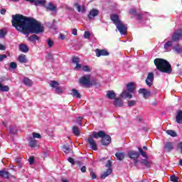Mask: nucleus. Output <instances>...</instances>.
<instances>
[{"instance_id":"f257e3e1","label":"nucleus","mask_w":182,"mask_h":182,"mask_svg":"<svg viewBox=\"0 0 182 182\" xmlns=\"http://www.w3.org/2000/svg\"><path fill=\"white\" fill-rule=\"evenodd\" d=\"M12 26L16 31L22 32L24 35L28 33H41L43 32V27L36 20L21 14L12 16Z\"/></svg>"},{"instance_id":"f03ea898","label":"nucleus","mask_w":182,"mask_h":182,"mask_svg":"<svg viewBox=\"0 0 182 182\" xmlns=\"http://www.w3.org/2000/svg\"><path fill=\"white\" fill-rule=\"evenodd\" d=\"M154 65L156 66V69L162 73L170 74L173 72L171 65L167 60L161 58H156L154 60Z\"/></svg>"},{"instance_id":"7ed1b4c3","label":"nucleus","mask_w":182,"mask_h":182,"mask_svg":"<svg viewBox=\"0 0 182 182\" xmlns=\"http://www.w3.org/2000/svg\"><path fill=\"white\" fill-rule=\"evenodd\" d=\"M92 137H94V139H98V137H100L102 139V144L103 146H109V144H110V141H112L110 136L106 134L103 131L92 132Z\"/></svg>"},{"instance_id":"20e7f679","label":"nucleus","mask_w":182,"mask_h":182,"mask_svg":"<svg viewBox=\"0 0 182 182\" xmlns=\"http://www.w3.org/2000/svg\"><path fill=\"white\" fill-rule=\"evenodd\" d=\"M79 84L84 87H90L92 81L90 80V75H85L79 80Z\"/></svg>"},{"instance_id":"39448f33","label":"nucleus","mask_w":182,"mask_h":182,"mask_svg":"<svg viewBox=\"0 0 182 182\" xmlns=\"http://www.w3.org/2000/svg\"><path fill=\"white\" fill-rule=\"evenodd\" d=\"M116 27L121 35H126V32H127V26H126L122 21L119 24H117Z\"/></svg>"},{"instance_id":"423d86ee","label":"nucleus","mask_w":182,"mask_h":182,"mask_svg":"<svg viewBox=\"0 0 182 182\" xmlns=\"http://www.w3.org/2000/svg\"><path fill=\"white\" fill-rule=\"evenodd\" d=\"M72 62L73 63H74V65H75V70H82V65L79 63V62H80V59L77 57H73L72 59Z\"/></svg>"},{"instance_id":"0eeeda50","label":"nucleus","mask_w":182,"mask_h":182,"mask_svg":"<svg viewBox=\"0 0 182 182\" xmlns=\"http://www.w3.org/2000/svg\"><path fill=\"white\" fill-rule=\"evenodd\" d=\"M153 80H154V74L153 73H149L146 79L147 86H151V85H153Z\"/></svg>"},{"instance_id":"6e6552de","label":"nucleus","mask_w":182,"mask_h":182,"mask_svg":"<svg viewBox=\"0 0 182 182\" xmlns=\"http://www.w3.org/2000/svg\"><path fill=\"white\" fill-rule=\"evenodd\" d=\"M87 143L90 144L92 150H95V151L97 150V144H96V141H95L93 138L92 137L88 138Z\"/></svg>"},{"instance_id":"1a4fd4ad","label":"nucleus","mask_w":182,"mask_h":182,"mask_svg":"<svg viewBox=\"0 0 182 182\" xmlns=\"http://www.w3.org/2000/svg\"><path fill=\"white\" fill-rule=\"evenodd\" d=\"M132 92H130V91L127 90H124L121 94H120V97H122L124 99H132L133 96L132 95Z\"/></svg>"},{"instance_id":"9d476101","label":"nucleus","mask_w":182,"mask_h":182,"mask_svg":"<svg viewBox=\"0 0 182 182\" xmlns=\"http://www.w3.org/2000/svg\"><path fill=\"white\" fill-rule=\"evenodd\" d=\"M96 56L97 58H100V56H107L109 55V52H107L106 50H100L96 49L95 50Z\"/></svg>"},{"instance_id":"9b49d317","label":"nucleus","mask_w":182,"mask_h":182,"mask_svg":"<svg viewBox=\"0 0 182 182\" xmlns=\"http://www.w3.org/2000/svg\"><path fill=\"white\" fill-rule=\"evenodd\" d=\"M27 2H31V4H33L34 2V5H36V6H38V5H41V6H45V4H46V0H38L36 1L35 0H26Z\"/></svg>"},{"instance_id":"f8f14e48","label":"nucleus","mask_w":182,"mask_h":182,"mask_svg":"<svg viewBox=\"0 0 182 182\" xmlns=\"http://www.w3.org/2000/svg\"><path fill=\"white\" fill-rule=\"evenodd\" d=\"M128 156L129 157V159H132V160H136L137 159H139V152L135 151H129L128 152Z\"/></svg>"},{"instance_id":"ddd939ff","label":"nucleus","mask_w":182,"mask_h":182,"mask_svg":"<svg viewBox=\"0 0 182 182\" xmlns=\"http://www.w3.org/2000/svg\"><path fill=\"white\" fill-rule=\"evenodd\" d=\"M181 36H182L181 31H176L172 36V41H173V42H177V41H178V39H180Z\"/></svg>"},{"instance_id":"4468645a","label":"nucleus","mask_w":182,"mask_h":182,"mask_svg":"<svg viewBox=\"0 0 182 182\" xmlns=\"http://www.w3.org/2000/svg\"><path fill=\"white\" fill-rule=\"evenodd\" d=\"M110 18L115 26L119 24L122 22V21H120V18H119V16H117V14H112L110 16Z\"/></svg>"},{"instance_id":"2eb2a0df","label":"nucleus","mask_w":182,"mask_h":182,"mask_svg":"<svg viewBox=\"0 0 182 182\" xmlns=\"http://www.w3.org/2000/svg\"><path fill=\"white\" fill-rule=\"evenodd\" d=\"M97 15H99V10L94 9L90 11L88 18L89 19H94V18L97 16Z\"/></svg>"},{"instance_id":"dca6fc26","label":"nucleus","mask_w":182,"mask_h":182,"mask_svg":"<svg viewBox=\"0 0 182 182\" xmlns=\"http://www.w3.org/2000/svg\"><path fill=\"white\" fill-rule=\"evenodd\" d=\"M139 92V93L143 95L144 99L150 97V91L147 90V89L141 88Z\"/></svg>"},{"instance_id":"f3484780","label":"nucleus","mask_w":182,"mask_h":182,"mask_svg":"<svg viewBox=\"0 0 182 182\" xmlns=\"http://www.w3.org/2000/svg\"><path fill=\"white\" fill-rule=\"evenodd\" d=\"M174 149V146H173V142H166L164 146V151H171Z\"/></svg>"},{"instance_id":"a211bd4d","label":"nucleus","mask_w":182,"mask_h":182,"mask_svg":"<svg viewBox=\"0 0 182 182\" xmlns=\"http://www.w3.org/2000/svg\"><path fill=\"white\" fill-rule=\"evenodd\" d=\"M75 6L77 9V12H82V14H85L86 12V9L85 8V5H79V4L75 3Z\"/></svg>"},{"instance_id":"6ab92c4d","label":"nucleus","mask_w":182,"mask_h":182,"mask_svg":"<svg viewBox=\"0 0 182 182\" xmlns=\"http://www.w3.org/2000/svg\"><path fill=\"white\" fill-rule=\"evenodd\" d=\"M114 105L116 107H122L123 106V100L121 98H115L114 101Z\"/></svg>"},{"instance_id":"aec40b11","label":"nucleus","mask_w":182,"mask_h":182,"mask_svg":"<svg viewBox=\"0 0 182 182\" xmlns=\"http://www.w3.org/2000/svg\"><path fill=\"white\" fill-rule=\"evenodd\" d=\"M135 88L134 82H129L127 85V90L130 92V93H134Z\"/></svg>"},{"instance_id":"412c9836","label":"nucleus","mask_w":182,"mask_h":182,"mask_svg":"<svg viewBox=\"0 0 182 182\" xmlns=\"http://www.w3.org/2000/svg\"><path fill=\"white\" fill-rule=\"evenodd\" d=\"M0 177H4V178H11V177H14V176L11 175V173L6 171H0Z\"/></svg>"},{"instance_id":"4be33fe9","label":"nucleus","mask_w":182,"mask_h":182,"mask_svg":"<svg viewBox=\"0 0 182 182\" xmlns=\"http://www.w3.org/2000/svg\"><path fill=\"white\" fill-rule=\"evenodd\" d=\"M71 95L73 97H76L77 99H80V97H82L80 92H79V91L76 89H73L71 90Z\"/></svg>"},{"instance_id":"5701e85b","label":"nucleus","mask_w":182,"mask_h":182,"mask_svg":"<svg viewBox=\"0 0 182 182\" xmlns=\"http://www.w3.org/2000/svg\"><path fill=\"white\" fill-rule=\"evenodd\" d=\"M107 97L113 100V99H116V93L113 90H109L107 92Z\"/></svg>"},{"instance_id":"b1692460","label":"nucleus","mask_w":182,"mask_h":182,"mask_svg":"<svg viewBox=\"0 0 182 182\" xmlns=\"http://www.w3.org/2000/svg\"><path fill=\"white\" fill-rule=\"evenodd\" d=\"M28 144L30 147H36V144H38V141H36V139H35L34 138L30 137Z\"/></svg>"},{"instance_id":"393cba45","label":"nucleus","mask_w":182,"mask_h":182,"mask_svg":"<svg viewBox=\"0 0 182 182\" xmlns=\"http://www.w3.org/2000/svg\"><path fill=\"white\" fill-rule=\"evenodd\" d=\"M176 122L179 124H182V111L178 110L176 114Z\"/></svg>"},{"instance_id":"a878e982","label":"nucleus","mask_w":182,"mask_h":182,"mask_svg":"<svg viewBox=\"0 0 182 182\" xmlns=\"http://www.w3.org/2000/svg\"><path fill=\"white\" fill-rule=\"evenodd\" d=\"M23 82L26 86H28V87H31L32 86V85H33V82H32V80L28 77L23 78Z\"/></svg>"},{"instance_id":"bb28decb","label":"nucleus","mask_w":182,"mask_h":182,"mask_svg":"<svg viewBox=\"0 0 182 182\" xmlns=\"http://www.w3.org/2000/svg\"><path fill=\"white\" fill-rule=\"evenodd\" d=\"M19 50H21V52H23L24 53H26L27 52H28L29 48L26 44H21L19 46Z\"/></svg>"},{"instance_id":"cd10ccee","label":"nucleus","mask_w":182,"mask_h":182,"mask_svg":"<svg viewBox=\"0 0 182 182\" xmlns=\"http://www.w3.org/2000/svg\"><path fill=\"white\" fill-rule=\"evenodd\" d=\"M18 62H20V63H26V62H28V60L26 59V56L25 55H21L18 58Z\"/></svg>"},{"instance_id":"c85d7f7f","label":"nucleus","mask_w":182,"mask_h":182,"mask_svg":"<svg viewBox=\"0 0 182 182\" xmlns=\"http://www.w3.org/2000/svg\"><path fill=\"white\" fill-rule=\"evenodd\" d=\"M110 174H112V169L109 168L105 172H104L101 175V178H105L106 177H107V176H110Z\"/></svg>"},{"instance_id":"c756f323","label":"nucleus","mask_w":182,"mask_h":182,"mask_svg":"<svg viewBox=\"0 0 182 182\" xmlns=\"http://www.w3.org/2000/svg\"><path fill=\"white\" fill-rule=\"evenodd\" d=\"M173 50L175 52H177V53H182V48L180 46V45L176 44L173 47Z\"/></svg>"},{"instance_id":"7c9ffc66","label":"nucleus","mask_w":182,"mask_h":182,"mask_svg":"<svg viewBox=\"0 0 182 182\" xmlns=\"http://www.w3.org/2000/svg\"><path fill=\"white\" fill-rule=\"evenodd\" d=\"M171 46H173V41H168L164 45V49H166V50L169 51L170 48H171Z\"/></svg>"},{"instance_id":"2f4dec72","label":"nucleus","mask_w":182,"mask_h":182,"mask_svg":"<svg viewBox=\"0 0 182 182\" xmlns=\"http://www.w3.org/2000/svg\"><path fill=\"white\" fill-rule=\"evenodd\" d=\"M117 160L122 161L124 159V153L123 152H118L115 154Z\"/></svg>"},{"instance_id":"473e14b6","label":"nucleus","mask_w":182,"mask_h":182,"mask_svg":"<svg viewBox=\"0 0 182 182\" xmlns=\"http://www.w3.org/2000/svg\"><path fill=\"white\" fill-rule=\"evenodd\" d=\"M50 86L51 87H53L54 89H56L57 87H59V82H58L55 80H52L50 82Z\"/></svg>"},{"instance_id":"72a5a7b5","label":"nucleus","mask_w":182,"mask_h":182,"mask_svg":"<svg viewBox=\"0 0 182 182\" xmlns=\"http://www.w3.org/2000/svg\"><path fill=\"white\" fill-rule=\"evenodd\" d=\"M166 133L168 134V136H171V137H177V133L173 130H166Z\"/></svg>"},{"instance_id":"f704fd0d","label":"nucleus","mask_w":182,"mask_h":182,"mask_svg":"<svg viewBox=\"0 0 182 182\" xmlns=\"http://www.w3.org/2000/svg\"><path fill=\"white\" fill-rule=\"evenodd\" d=\"M73 133L75 134V136H79L80 134V131L79 130V128H77V127H73Z\"/></svg>"},{"instance_id":"c9c22d12","label":"nucleus","mask_w":182,"mask_h":182,"mask_svg":"<svg viewBox=\"0 0 182 182\" xmlns=\"http://www.w3.org/2000/svg\"><path fill=\"white\" fill-rule=\"evenodd\" d=\"M0 90L1 92H9V87L8 85L2 86V84L0 83Z\"/></svg>"},{"instance_id":"e433bc0d","label":"nucleus","mask_w":182,"mask_h":182,"mask_svg":"<svg viewBox=\"0 0 182 182\" xmlns=\"http://www.w3.org/2000/svg\"><path fill=\"white\" fill-rule=\"evenodd\" d=\"M28 41L31 42H35V41H39V37L36 35H33L28 38Z\"/></svg>"},{"instance_id":"4c0bfd02","label":"nucleus","mask_w":182,"mask_h":182,"mask_svg":"<svg viewBox=\"0 0 182 182\" xmlns=\"http://www.w3.org/2000/svg\"><path fill=\"white\" fill-rule=\"evenodd\" d=\"M47 10L48 11H56V6L53 4H52L51 3H50L48 4V6H47Z\"/></svg>"},{"instance_id":"58836bf2","label":"nucleus","mask_w":182,"mask_h":182,"mask_svg":"<svg viewBox=\"0 0 182 182\" xmlns=\"http://www.w3.org/2000/svg\"><path fill=\"white\" fill-rule=\"evenodd\" d=\"M81 69L83 72H92V68L88 65H84Z\"/></svg>"},{"instance_id":"ea45409f","label":"nucleus","mask_w":182,"mask_h":182,"mask_svg":"<svg viewBox=\"0 0 182 182\" xmlns=\"http://www.w3.org/2000/svg\"><path fill=\"white\" fill-rule=\"evenodd\" d=\"M33 136H31V139H41L42 136L40 135L39 133L33 132L32 134Z\"/></svg>"},{"instance_id":"a19ab883","label":"nucleus","mask_w":182,"mask_h":182,"mask_svg":"<svg viewBox=\"0 0 182 182\" xmlns=\"http://www.w3.org/2000/svg\"><path fill=\"white\" fill-rule=\"evenodd\" d=\"M55 93H57V95H62V93H63V90L60 87H57L55 88Z\"/></svg>"},{"instance_id":"79ce46f5","label":"nucleus","mask_w":182,"mask_h":182,"mask_svg":"<svg viewBox=\"0 0 182 182\" xmlns=\"http://www.w3.org/2000/svg\"><path fill=\"white\" fill-rule=\"evenodd\" d=\"M139 151L140 153V154L142 155V156H144V159H147V154H146V152L143 151V149L141 148H139Z\"/></svg>"},{"instance_id":"37998d69","label":"nucleus","mask_w":182,"mask_h":182,"mask_svg":"<svg viewBox=\"0 0 182 182\" xmlns=\"http://www.w3.org/2000/svg\"><path fill=\"white\" fill-rule=\"evenodd\" d=\"M47 43H48V48H52V46H53V45H54L53 41H52V40L50 39V38H48V39L47 40Z\"/></svg>"},{"instance_id":"c03bdc74","label":"nucleus","mask_w":182,"mask_h":182,"mask_svg":"<svg viewBox=\"0 0 182 182\" xmlns=\"http://www.w3.org/2000/svg\"><path fill=\"white\" fill-rule=\"evenodd\" d=\"M9 66H10L11 69H16V68H18V65H16V63H15V62L10 63Z\"/></svg>"},{"instance_id":"a18cd8bd","label":"nucleus","mask_w":182,"mask_h":182,"mask_svg":"<svg viewBox=\"0 0 182 182\" xmlns=\"http://www.w3.org/2000/svg\"><path fill=\"white\" fill-rule=\"evenodd\" d=\"M6 35V31L4 29L0 30V38H5V36Z\"/></svg>"},{"instance_id":"49530a36","label":"nucleus","mask_w":182,"mask_h":182,"mask_svg":"<svg viewBox=\"0 0 182 182\" xmlns=\"http://www.w3.org/2000/svg\"><path fill=\"white\" fill-rule=\"evenodd\" d=\"M63 151H64V153H69V151H70V149L69 148V146L64 145L63 146Z\"/></svg>"},{"instance_id":"de8ad7c7","label":"nucleus","mask_w":182,"mask_h":182,"mask_svg":"<svg viewBox=\"0 0 182 182\" xmlns=\"http://www.w3.org/2000/svg\"><path fill=\"white\" fill-rule=\"evenodd\" d=\"M84 38H85V39H90V31H85Z\"/></svg>"},{"instance_id":"09e8293b","label":"nucleus","mask_w":182,"mask_h":182,"mask_svg":"<svg viewBox=\"0 0 182 182\" xmlns=\"http://www.w3.org/2000/svg\"><path fill=\"white\" fill-rule=\"evenodd\" d=\"M142 164H144V166H146V167H149L150 166V163L149 162V161H147V159H143L141 161Z\"/></svg>"},{"instance_id":"8fccbe9b","label":"nucleus","mask_w":182,"mask_h":182,"mask_svg":"<svg viewBox=\"0 0 182 182\" xmlns=\"http://www.w3.org/2000/svg\"><path fill=\"white\" fill-rule=\"evenodd\" d=\"M135 105H136V101H134V100H131V101H129V102H128V106H129V107H132L135 106Z\"/></svg>"},{"instance_id":"3c124183","label":"nucleus","mask_w":182,"mask_h":182,"mask_svg":"<svg viewBox=\"0 0 182 182\" xmlns=\"http://www.w3.org/2000/svg\"><path fill=\"white\" fill-rule=\"evenodd\" d=\"M171 181H173V182H178V178H177V176H171Z\"/></svg>"},{"instance_id":"603ef678","label":"nucleus","mask_w":182,"mask_h":182,"mask_svg":"<svg viewBox=\"0 0 182 182\" xmlns=\"http://www.w3.org/2000/svg\"><path fill=\"white\" fill-rule=\"evenodd\" d=\"M82 119H83V117H77V122H78V124L80 126H82V122H82Z\"/></svg>"},{"instance_id":"864d4df0","label":"nucleus","mask_w":182,"mask_h":182,"mask_svg":"<svg viewBox=\"0 0 182 182\" xmlns=\"http://www.w3.org/2000/svg\"><path fill=\"white\" fill-rule=\"evenodd\" d=\"M15 162L17 163V164H21L22 163V159L21 158H16Z\"/></svg>"},{"instance_id":"5fc2aeb1","label":"nucleus","mask_w":182,"mask_h":182,"mask_svg":"<svg viewBox=\"0 0 182 182\" xmlns=\"http://www.w3.org/2000/svg\"><path fill=\"white\" fill-rule=\"evenodd\" d=\"M4 59H6V55L5 54L0 55V62H2Z\"/></svg>"},{"instance_id":"6e6d98bb","label":"nucleus","mask_w":182,"mask_h":182,"mask_svg":"<svg viewBox=\"0 0 182 182\" xmlns=\"http://www.w3.org/2000/svg\"><path fill=\"white\" fill-rule=\"evenodd\" d=\"M178 149L180 150L181 154H182V142H180V143L178 144Z\"/></svg>"},{"instance_id":"4d7b16f0","label":"nucleus","mask_w":182,"mask_h":182,"mask_svg":"<svg viewBox=\"0 0 182 182\" xmlns=\"http://www.w3.org/2000/svg\"><path fill=\"white\" fill-rule=\"evenodd\" d=\"M33 161H35L33 157H30L28 159V162L30 163V164H33Z\"/></svg>"},{"instance_id":"13d9d810","label":"nucleus","mask_w":182,"mask_h":182,"mask_svg":"<svg viewBox=\"0 0 182 182\" xmlns=\"http://www.w3.org/2000/svg\"><path fill=\"white\" fill-rule=\"evenodd\" d=\"M68 161L69 163H71V164H75V160L73 158H68Z\"/></svg>"},{"instance_id":"bf43d9fd","label":"nucleus","mask_w":182,"mask_h":182,"mask_svg":"<svg viewBox=\"0 0 182 182\" xmlns=\"http://www.w3.org/2000/svg\"><path fill=\"white\" fill-rule=\"evenodd\" d=\"M73 35H75L76 36L77 35V30L74 28L72 31Z\"/></svg>"},{"instance_id":"052dcab7","label":"nucleus","mask_w":182,"mask_h":182,"mask_svg":"<svg viewBox=\"0 0 182 182\" xmlns=\"http://www.w3.org/2000/svg\"><path fill=\"white\" fill-rule=\"evenodd\" d=\"M65 35H63V34H60V38L62 40V41H65Z\"/></svg>"},{"instance_id":"680f3d73","label":"nucleus","mask_w":182,"mask_h":182,"mask_svg":"<svg viewBox=\"0 0 182 182\" xmlns=\"http://www.w3.org/2000/svg\"><path fill=\"white\" fill-rule=\"evenodd\" d=\"M82 173H86V166H82L81 168Z\"/></svg>"},{"instance_id":"e2e57ef3","label":"nucleus","mask_w":182,"mask_h":182,"mask_svg":"<svg viewBox=\"0 0 182 182\" xmlns=\"http://www.w3.org/2000/svg\"><path fill=\"white\" fill-rule=\"evenodd\" d=\"M129 14H136V9H132L129 11Z\"/></svg>"},{"instance_id":"0e129e2a","label":"nucleus","mask_w":182,"mask_h":182,"mask_svg":"<svg viewBox=\"0 0 182 182\" xmlns=\"http://www.w3.org/2000/svg\"><path fill=\"white\" fill-rule=\"evenodd\" d=\"M0 50H5V46L0 44Z\"/></svg>"},{"instance_id":"69168bd1","label":"nucleus","mask_w":182,"mask_h":182,"mask_svg":"<svg viewBox=\"0 0 182 182\" xmlns=\"http://www.w3.org/2000/svg\"><path fill=\"white\" fill-rule=\"evenodd\" d=\"M0 12H1V15H5V14L6 13V10H5L4 9H3L1 10Z\"/></svg>"},{"instance_id":"338daca9","label":"nucleus","mask_w":182,"mask_h":182,"mask_svg":"<svg viewBox=\"0 0 182 182\" xmlns=\"http://www.w3.org/2000/svg\"><path fill=\"white\" fill-rule=\"evenodd\" d=\"M91 176H92V178H96V174L94 173L93 171H91Z\"/></svg>"},{"instance_id":"774afa93","label":"nucleus","mask_w":182,"mask_h":182,"mask_svg":"<svg viewBox=\"0 0 182 182\" xmlns=\"http://www.w3.org/2000/svg\"><path fill=\"white\" fill-rule=\"evenodd\" d=\"M110 166H112V162L110 161H108L106 166L107 167H110Z\"/></svg>"}]
</instances>
